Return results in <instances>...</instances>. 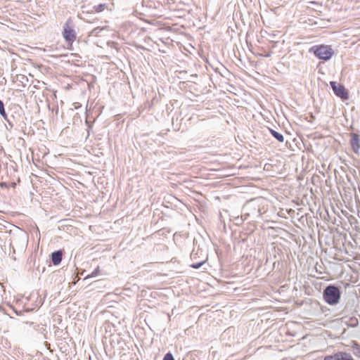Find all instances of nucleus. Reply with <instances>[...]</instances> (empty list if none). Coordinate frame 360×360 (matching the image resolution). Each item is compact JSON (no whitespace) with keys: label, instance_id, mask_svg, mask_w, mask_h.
I'll return each instance as SVG.
<instances>
[{"label":"nucleus","instance_id":"dca6fc26","mask_svg":"<svg viewBox=\"0 0 360 360\" xmlns=\"http://www.w3.org/2000/svg\"><path fill=\"white\" fill-rule=\"evenodd\" d=\"M266 57H269V56H270V54H269V53H267V54L266 55Z\"/></svg>","mask_w":360,"mask_h":360},{"label":"nucleus","instance_id":"9d476101","mask_svg":"<svg viewBox=\"0 0 360 360\" xmlns=\"http://www.w3.org/2000/svg\"><path fill=\"white\" fill-rule=\"evenodd\" d=\"M0 115L3 117L4 119H7V114H6L5 108H4V104L1 99H0Z\"/></svg>","mask_w":360,"mask_h":360},{"label":"nucleus","instance_id":"4468645a","mask_svg":"<svg viewBox=\"0 0 360 360\" xmlns=\"http://www.w3.org/2000/svg\"><path fill=\"white\" fill-rule=\"evenodd\" d=\"M99 272V268H97L93 273L91 275V276H96Z\"/></svg>","mask_w":360,"mask_h":360},{"label":"nucleus","instance_id":"9b49d317","mask_svg":"<svg viewBox=\"0 0 360 360\" xmlns=\"http://www.w3.org/2000/svg\"><path fill=\"white\" fill-rule=\"evenodd\" d=\"M205 260H203L200 262L193 263L191 265V266L193 269H199L203 264H205Z\"/></svg>","mask_w":360,"mask_h":360},{"label":"nucleus","instance_id":"0eeeda50","mask_svg":"<svg viewBox=\"0 0 360 360\" xmlns=\"http://www.w3.org/2000/svg\"><path fill=\"white\" fill-rule=\"evenodd\" d=\"M62 256L63 253L62 251L60 250L53 252L51 255V259L53 264L54 265H58L61 262Z\"/></svg>","mask_w":360,"mask_h":360},{"label":"nucleus","instance_id":"423d86ee","mask_svg":"<svg viewBox=\"0 0 360 360\" xmlns=\"http://www.w3.org/2000/svg\"><path fill=\"white\" fill-rule=\"evenodd\" d=\"M323 360H353L352 356L346 352H337L333 355L326 356Z\"/></svg>","mask_w":360,"mask_h":360},{"label":"nucleus","instance_id":"f257e3e1","mask_svg":"<svg viewBox=\"0 0 360 360\" xmlns=\"http://www.w3.org/2000/svg\"><path fill=\"white\" fill-rule=\"evenodd\" d=\"M309 53H313L316 58L323 60H330L334 51L333 49L328 45H314L309 49Z\"/></svg>","mask_w":360,"mask_h":360},{"label":"nucleus","instance_id":"f03ea898","mask_svg":"<svg viewBox=\"0 0 360 360\" xmlns=\"http://www.w3.org/2000/svg\"><path fill=\"white\" fill-rule=\"evenodd\" d=\"M325 301L329 304H335L339 302L340 292L339 289L333 285L328 286L323 292Z\"/></svg>","mask_w":360,"mask_h":360},{"label":"nucleus","instance_id":"6e6552de","mask_svg":"<svg viewBox=\"0 0 360 360\" xmlns=\"http://www.w3.org/2000/svg\"><path fill=\"white\" fill-rule=\"evenodd\" d=\"M107 7L108 5L106 4H100L98 5L94 6L91 12L100 13L103 11Z\"/></svg>","mask_w":360,"mask_h":360},{"label":"nucleus","instance_id":"39448f33","mask_svg":"<svg viewBox=\"0 0 360 360\" xmlns=\"http://www.w3.org/2000/svg\"><path fill=\"white\" fill-rule=\"evenodd\" d=\"M349 144L352 151L359 155V150L360 149V136L356 133L350 134Z\"/></svg>","mask_w":360,"mask_h":360},{"label":"nucleus","instance_id":"2eb2a0df","mask_svg":"<svg viewBox=\"0 0 360 360\" xmlns=\"http://www.w3.org/2000/svg\"><path fill=\"white\" fill-rule=\"evenodd\" d=\"M98 30H99V28H98V27H96V28H95V29L94 30V31H93V32H96Z\"/></svg>","mask_w":360,"mask_h":360},{"label":"nucleus","instance_id":"f8f14e48","mask_svg":"<svg viewBox=\"0 0 360 360\" xmlns=\"http://www.w3.org/2000/svg\"><path fill=\"white\" fill-rule=\"evenodd\" d=\"M163 360H174V359L171 353H167L165 356Z\"/></svg>","mask_w":360,"mask_h":360},{"label":"nucleus","instance_id":"7ed1b4c3","mask_svg":"<svg viewBox=\"0 0 360 360\" xmlns=\"http://www.w3.org/2000/svg\"><path fill=\"white\" fill-rule=\"evenodd\" d=\"M330 85L334 94L338 97H339L343 100L348 99V98H349L348 91L343 85L338 84L334 81H331L330 82Z\"/></svg>","mask_w":360,"mask_h":360},{"label":"nucleus","instance_id":"1a4fd4ad","mask_svg":"<svg viewBox=\"0 0 360 360\" xmlns=\"http://www.w3.org/2000/svg\"><path fill=\"white\" fill-rule=\"evenodd\" d=\"M269 131H270V133L279 142L281 143H283L284 141V137L283 136V134H281V133L274 130V129H269Z\"/></svg>","mask_w":360,"mask_h":360},{"label":"nucleus","instance_id":"ddd939ff","mask_svg":"<svg viewBox=\"0 0 360 360\" xmlns=\"http://www.w3.org/2000/svg\"><path fill=\"white\" fill-rule=\"evenodd\" d=\"M7 123H8V125H6V128L8 129V127L10 129L13 128V124L12 123V122L7 117V119H4Z\"/></svg>","mask_w":360,"mask_h":360},{"label":"nucleus","instance_id":"20e7f679","mask_svg":"<svg viewBox=\"0 0 360 360\" xmlns=\"http://www.w3.org/2000/svg\"><path fill=\"white\" fill-rule=\"evenodd\" d=\"M63 36L65 40L72 46V42L76 39V33L73 27L69 25L68 20L63 25Z\"/></svg>","mask_w":360,"mask_h":360}]
</instances>
